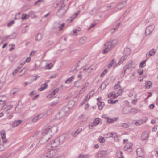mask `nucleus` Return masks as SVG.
<instances>
[{"label": "nucleus", "mask_w": 158, "mask_h": 158, "mask_svg": "<svg viewBox=\"0 0 158 158\" xmlns=\"http://www.w3.org/2000/svg\"><path fill=\"white\" fill-rule=\"evenodd\" d=\"M107 123H108L110 124L113 123L114 122L116 121L117 120V118H111L109 117H107Z\"/></svg>", "instance_id": "nucleus-31"}, {"label": "nucleus", "mask_w": 158, "mask_h": 158, "mask_svg": "<svg viewBox=\"0 0 158 158\" xmlns=\"http://www.w3.org/2000/svg\"><path fill=\"white\" fill-rule=\"evenodd\" d=\"M87 38L84 37L81 38L79 40V42L81 44H84L86 43L87 41Z\"/></svg>", "instance_id": "nucleus-40"}, {"label": "nucleus", "mask_w": 158, "mask_h": 158, "mask_svg": "<svg viewBox=\"0 0 158 158\" xmlns=\"http://www.w3.org/2000/svg\"><path fill=\"white\" fill-rule=\"evenodd\" d=\"M19 89L17 88L13 89L11 91V94L12 95H16L19 91Z\"/></svg>", "instance_id": "nucleus-37"}, {"label": "nucleus", "mask_w": 158, "mask_h": 158, "mask_svg": "<svg viewBox=\"0 0 158 158\" xmlns=\"http://www.w3.org/2000/svg\"><path fill=\"white\" fill-rule=\"evenodd\" d=\"M68 108L67 106H65L62 108L60 112L56 114V118L60 119L64 117L68 112Z\"/></svg>", "instance_id": "nucleus-5"}, {"label": "nucleus", "mask_w": 158, "mask_h": 158, "mask_svg": "<svg viewBox=\"0 0 158 158\" xmlns=\"http://www.w3.org/2000/svg\"><path fill=\"white\" fill-rule=\"evenodd\" d=\"M48 86V85L45 83L41 85L40 88L38 89V90L40 91H42L46 89Z\"/></svg>", "instance_id": "nucleus-29"}, {"label": "nucleus", "mask_w": 158, "mask_h": 158, "mask_svg": "<svg viewBox=\"0 0 158 158\" xmlns=\"http://www.w3.org/2000/svg\"><path fill=\"white\" fill-rule=\"evenodd\" d=\"M28 14H23L21 17V19L22 20H24L27 19L29 18Z\"/></svg>", "instance_id": "nucleus-45"}, {"label": "nucleus", "mask_w": 158, "mask_h": 158, "mask_svg": "<svg viewBox=\"0 0 158 158\" xmlns=\"http://www.w3.org/2000/svg\"><path fill=\"white\" fill-rule=\"evenodd\" d=\"M64 23L60 24L59 21L55 22L54 24V27L55 29L59 28V30L60 31L63 29V27H64Z\"/></svg>", "instance_id": "nucleus-13"}, {"label": "nucleus", "mask_w": 158, "mask_h": 158, "mask_svg": "<svg viewBox=\"0 0 158 158\" xmlns=\"http://www.w3.org/2000/svg\"><path fill=\"white\" fill-rule=\"evenodd\" d=\"M9 46H11V48L9 49V51H11L13 50L14 49L15 45L14 44H10L9 45Z\"/></svg>", "instance_id": "nucleus-61"}, {"label": "nucleus", "mask_w": 158, "mask_h": 158, "mask_svg": "<svg viewBox=\"0 0 158 158\" xmlns=\"http://www.w3.org/2000/svg\"><path fill=\"white\" fill-rule=\"evenodd\" d=\"M138 110L137 109L133 108L130 109L128 106H125L123 108L122 112L124 114H128L130 113H132V112L134 111V112H135V113H134L135 114L138 112Z\"/></svg>", "instance_id": "nucleus-10"}, {"label": "nucleus", "mask_w": 158, "mask_h": 158, "mask_svg": "<svg viewBox=\"0 0 158 158\" xmlns=\"http://www.w3.org/2000/svg\"><path fill=\"white\" fill-rule=\"evenodd\" d=\"M74 78V75L72 76L71 77L67 79L65 81V83L67 84H69L72 82Z\"/></svg>", "instance_id": "nucleus-25"}, {"label": "nucleus", "mask_w": 158, "mask_h": 158, "mask_svg": "<svg viewBox=\"0 0 158 158\" xmlns=\"http://www.w3.org/2000/svg\"><path fill=\"white\" fill-rule=\"evenodd\" d=\"M56 139L53 140L51 143V145H52V147H56L59 145H57V143L56 141Z\"/></svg>", "instance_id": "nucleus-47"}, {"label": "nucleus", "mask_w": 158, "mask_h": 158, "mask_svg": "<svg viewBox=\"0 0 158 158\" xmlns=\"http://www.w3.org/2000/svg\"><path fill=\"white\" fill-rule=\"evenodd\" d=\"M0 135L2 139H4L6 138V131L5 130H1L0 132Z\"/></svg>", "instance_id": "nucleus-30"}, {"label": "nucleus", "mask_w": 158, "mask_h": 158, "mask_svg": "<svg viewBox=\"0 0 158 158\" xmlns=\"http://www.w3.org/2000/svg\"><path fill=\"white\" fill-rule=\"evenodd\" d=\"M148 136V133L147 131L143 132L141 135V139L143 140H145L147 139Z\"/></svg>", "instance_id": "nucleus-23"}, {"label": "nucleus", "mask_w": 158, "mask_h": 158, "mask_svg": "<svg viewBox=\"0 0 158 158\" xmlns=\"http://www.w3.org/2000/svg\"><path fill=\"white\" fill-rule=\"evenodd\" d=\"M57 153L58 151L56 149L51 150L46 153L47 156L48 158H51L54 156Z\"/></svg>", "instance_id": "nucleus-12"}, {"label": "nucleus", "mask_w": 158, "mask_h": 158, "mask_svg": "<svg viewBox=\"0 0 158 158\" xmlns=\"http://www.w3.org/2000/svg\"><path fill=\"white\" fill-rule=\"evenodd\" d=\"M98 141L101 143H103L105 142V140L104 139V138L101 136H100L99 137L98 139Z\"/></svg>", "instance_id": "nucleus-49"}, {"label": "nucleus", "mask_w": 158, "mask_h": 158, "mask_svg": "<svg viewBox=\"0 0 158 158\" xmlns=\"http://www.w3.org/2000/svg\"><path fill=\"white\" fill-rule=\"evenodd\" d=\"M126 3V2L125 1L119 3L117 6V8L118 9H121L123 8L125 6V5L124 4V3Z\"/></svg>", "instance_id": "nucleus-44"}, {"label": "nucleus", "mask_w": 158, "mask_h": 158, "mask_svg": "<svg viewBox=\"0 0 158 158\" xmlns=\"http://www.w3.org/2000/svg\"><path fill=\"white\" fill-rule=\"evenodd\" d=\"M74 105L75 102L73 100L70 101L68 103V107H67L68 108V110L69 109H72Z\"/></svg>", "instance_id": "nucleus-28"}, {"label": "nucleus", "mask_w": 158, "mask_h": 158, "mask_svg": "<svg viewBox=\"0 0 158 158\" xmlns=\"http://www.w3.org/2000/svg\"><path fill=\"white\" fill-rule=\"evenodd\" d=\"M80 11H78V12L75 13L74 14H73L71 16L69 17L67 19L68 22L69 23L72 22L80 13Z\"/></svg>", "instance_id": "nucleus-18"}, {"label": "nucleus", "mask_w": 158, "mask_h": 158, "mask_svg": "<svg viewBox=\"0 0 158 158\" xmlns=\"http://www.w3.org/2000/svg\"><path fill=\"white\" fill-rule=\"evenodd\" d=\"M91 98V97L89 95V94H88L84 98V100H85L86 101H87L89 100L90 98Z\"/></svg>", "instance_id": "nucleus-63"}, {"label": "nucleus", "mask_w": 158, "mask_h": 158, "mask_svg": "<svg viewBox=\"0 0 158 158\" xmlns=\"http://www.w3.org/2000/svg\"><path fill=\"white\" fill-rule=\"evenodd\" d=\"M137 64L134 63L132 61H130L128 62L123 67L121 75L122 77H123L125 75L127 70H129L130 71H132L134 70Z\"/></svg>", "instance_id": "nucleus-4"}, {"label": "nucleus", "mask_w": 158, "mask_h": 158, "mask_svg": "<svg viewBox=\"0 0 158 158\" xmlns=\"http://www.w3.org/2000/svg\"><path fill=\"white\" fill-rule=\"evenodd\" d=\"M127 57V56L124 55L123 56H122L120 59L119 62L118 63V65L121 64L125 60Z\"/></svg>", "instance_id": "nucleus-34"}, {"label": "nucleus", "mask_w": 158, "mask_h": 158, "mask_svg": "<svg viewBox=\"0 0 158 158\" xmlns=\"http://www.w3.org/2000/svg\"><path fill=\"white\" fill-rule=\"evenodd\" d=\"M121 126L125 128H127L129 127V123H121Z\"/></svg>", "instance_id": "nucleus-51"}, {"label": "nucleus", "mask_w": 158, "mask_h": 158, "mask_svg": "<svg viewBox=\"0 0 158 158\" xmlns=\"http://www.w3.org/2000/svg\"><path fill=\"white\" fill-rule=\"evenodd\" d=\"M144 150L141 148H138L136 150V153L138 156H143Z\"/></svg>", "instance_id": "nucleus-20"}, {"label": "nucleus", "mask_w": 158, "mask_h": 158, "mask_svg": "<svg viewBox=\"0 0 158 158\" xmlns=\"http://www.w3.org/2000/svg\"><path fill=\"white\" fill-rule=\"evenodd\" d=\"M89 83L88 82H86L83 85V86L79 92L80 94H84L87 90V87L89 86Z\"/></svg>", "instance_id": "nucleus-17"}, {"label": "nucleus", "mask_w": 158, "mask_h": 158, "mask_svg": "<svg viewBox=\"0 0 158 158\" xmlns=\"http://www.w3.org/2000/svg\"><path fill=\"white\" fill-rule=\"evenodd\" d=\"M51 137V136L49 133H48L47 131H45L43 132L36 131L30 138L31 139L34 138L37 139L38 141L36 146L38 148L41 145L46 143Z\"/></svg>", "instance_id": "nucleus-1"}, {"label": "nucleus", "mask_w": 158, "mask_h": 158, "mask_svg": "<svg viewBox=\"0 0 158 158\" xmlns=\"http://www.w3.org/2000/svg\"><path fill=\"white\" fill-rule=\"evenodd\" d=\"M79 119L83 122H85L87 120L85 115L81 114L79 117Z\"/></svg>", "instance_id": "nucleus-39"}, {"label": "nucleus", "mask_w": 158, "mask_h": 158, "mask_svg": "<svg viewBox=\"0 0 158 158\" xmlns=\"http://www.w3.org/2000/svg\"><path fill=\"white\" fill-rule=\"evenodd\" d=\"M118 100L113 101L111 99H110L108 100V102L110 104H113L118 102Z\"/></svg>", "instance_id": "nucleus-50"}, {"label": "nucleus", "mask_w": 158, "mask_h": 158, "mask_svg": "<svg viewBox=\"0 0 158 158\" xmlns=\"http://www.w3.org/2000/svg\"><path fill=\"white\" fill-rule=\"evenodd\" d=\"M106 154V152L104 151H101L98 152L96 155V157L97 158L104 157Z\"/></svg>", "instance_id": "nucleus-16"}, {"label": "nucleus", "mask_w": 158, "mask_h": 158, "mask_svg": "<svg viewBox=\"0 0 158 158\" xmlns=\"http://www.w3.org/2000/svg\"><path fill=\"white\" fill-rule=\"evenodd\" d=\"M21 120H16L14 121L12 124V125L15 127L19 125L22 122Z\"/></svg>", "instance_id": "nucleus-26"}, {"label": "nucleus", "mask_w": 158, "mask_h": 158, "mask_svg": "<svg viewBox=\"0 0 158 158\" xmlns=\"http://www.w3.org/2000/svg\"><path fill=\"white\" fill-rule=\"evenodd\" d=\"M82 131V128H80L78 129L76 131L73 132L71 133L72 136L73 137H77Z\"/></svg>", "instance_id": "nucleus-21"}, {"label": "nucleus", "mask_w": 158, "mask_h": 158, "mask_svg": "<svg viewBox=\"0 0 158 158\" xmlns=\"http://www.w3.org/2000/svg\"><path fill=\"white\" fill-rule=\"evenodd\" d=\"M124 143L125 144L124 145V148L125 150L128 152H130L132 150V144L131 142H129L128 140L124 139Z\"/></svg>", "instance_id": "nucleus-9"}, {"label": "nucleus", "mask_w": 158, "mask_h": 158, "mask_svg": "<svg viewBox=\"0 0 158 158\" xmlns=\"http://www.w3.org/2000/svg\"><path fill=\"white\" fill-rule=\"evenodd\" d=\"M118 64H116V61L115 59L112 60L109 63L107 66L108 68H110L111 67H112L114 69L116 67Z\"/></svg>", "instance_id": "nucleus-19"}, {"label": "nucleus", "mask_w": 158, "mask_h": 158, "mask_svg": "<svg viewBox=\"0 0 158 158\" xmlns=\"http://www.w3.org/2000/svg\"><path fill=\"white\" fill-rule=\"evenodd\" d=\"M88 155H82L80 154L78 156L79 158H87L88 157Z\"/></svg>", "instance_id": "nucleus-59"}, {"label": "nucleus", "mask_w": 158, "mask_h": 158, "mask_svg": "<svg viewBox=\"0 0 158 158\" xmlns=\"http://www.w3.org/2000/svg\"><path fill=\"white\" fill-rule=\"evenodd\" d=\"M37 65L35 63L34 64V66L30 70L31 71H34L35 70L37 69Z\"/></svg>", "instance_id": "nucleus-64"}, {"label": "nucleus", "mask_w": 158, "mask_h": 158, "mask_svg": "<svg viewBox=\"0 0 158 158\" xmlns=\"http://www.w3.org/2000/svg\"><path fill=\"white\" fill-rule=\"evenodd\" d=\"M155 28L154 25H150L145 30V33L147 35H150L153 31Z\"/></svg>", "instance_id": "nucleus-14"}, {"label": "nucleus", "mask_w": 158, "mask_h": 158, "mask_svg": "<svg viewBox=\"0 0 158 158\" xmlns=\"http://www.w3.org/2000/svg\"><path fill=\"white\" fill-rule=\"evenodd\" d=\"M48 114L47 113H39L32 119V121L33 123H35L39 119L45 118L48 116Z\"/></svg>", "instance_id": "nucleus-6"}, {"label": "nucleus", "mask_w": 158, "mask_h": 158, "mask_svg": "<svg viewBox=\"0 0 158 158\" xmlns=\"http://www.w3.org/2000/svg\"><path fill=\"white\" fill-rule=\"evenodd\" d=\"M59 89H56L54 90H53L50 95L47 96L48 98H49L51 97V96H53L58 91Z\"/></svg>", "instance_id": "nucleus-36"}, {"label": "nucleus", "mask_w": 158, "mask_h": 158, "mask_svg": "<svg viewBox=\"0 0 158 158\" xmlns=\"http://www.w3.org/2000/svg\"><path fill=\"white\" fill-rule=\"evenodd\" d=\"M138 102V99H134L131 101V103L134 105H136Z\"/></svg>", "instance_id": "nucleus-60"}, {"label": "nucleus", "mask_w": 158, "mask_h": 158, "mask_svg": "<svg viewBox=\"0 0 158 158\" xmlns=\"http://www.w3.org/2000/svg\"><path fill=\"white\" fill-rule=\"evenodd\" d=\"M96 70V68L94 66H91L88 68H85L82 72L85 74L86 76H88L92 72Z\"/></svg>", "instance_id": "nucleus-8"}, {"label": "nucleus", "mask_w": 158, "mask_h": 158, "mask_svg": "<svg viewBox=\"0 0 158 158\" xmlns=\"http://www.w3.org/2000/svg\"><path fill=\"white\" fill-rule=\"evenodd\" d=\"M68 139V135L66 134L62 135L58 138H56V142L57 145L62 144Z\"/></svg>", "instance_id": "nucleus-7"}, {"label": "nucleus", "mask_w": 158, "mask_h": 158, "mask_svg": "<svg viewBox=\"0 0 158 158\" xmlns=\"http://www.w3.org/2000/svg\"><path fill=\"white\" fill-rule=\"evenodd\" d=\"M112 137L113 138L115 141L118 140V136L116 133L112 132Z\"/></svg>", "instance_id": "nucleus-43"}, {"label": "nucleus", "mask_w": 158, "mask_h": 158, "mask_svg": "<svg viewBox=\"0 0 158 158\" xmlns=\"http://www.w3.org/2000/svg\"><path fill=\"white\" fill-rule=\"evenodd\" d=\"M156 52V50L153 49H151L149 52L148 53L147 55L148 57H149L154 55Z\"/></svg>", "instance_id": "nucleus-24"}, {"label": "nucleus", "mask_w": 158, "mask_h": 158, "mask_svg": "<svg viewBox=\"0 0 158 158\" xmlns=\"http://www.w3.org/2000/svg\"><path fill=\"white\" fill-rule=\"evenodd\" d=\"M148 118L146 117H143L141 119L135 121V124L136 126L141 125L147 122Z\"/></svg>", "instance_id": "nucleus-11"}, {"label": "nucleus", "mask_w": 158, "mask_h": 158, "mask_svg": "<svg viewBox=\"0 0 158 158\" xmlns=\"http://www.w3.org/2000/svg\"><path fill=\"white\" fill-rule=\"evenodd\" d=\"M117 155H117L118 156L119 155V156H118V157H121V158H124V157L123 156H122V152L120 151H119L118 152Z\"/></svg>", "instance_id": "nucleus-62"}, {"label": "nucleus", "mask_w": 158, "mask_h": 158, "mask_svg": "<svg viewBox=\"0 0 158 158\" xmlns=\"http://www.w3.org/2000/svg\"><path fill=\"white\" fill-rule=\"evenodd\" d=\"M80 31L81 29L79 28L74 29L73 30V35L76 36L78 35H79L80 34Z\"/></svg>", "instance_id": "nucleus-22"}, {"label": "nucleus", "mask_w": 158, "mask_h": 158, "mask_svg": "<svg viewBox=\"0 0 158 158\" xmlns=\"http://www.w3.org/2000/svg\"><path fill=\"white\" fill-rule=\"evenodd\" d=\"M107 71L108 70L106 69L100 75V77H103L105 76V75L106 74Z\"/></svg>", "instance_id": "nucleus-56"}, {"label": "nucleus", "mask_w": 158, "mask_h": 158, "mask_svg": "<svg viewBox=\"0 0 158 158\" xmlns=\"http://www.w3.org/2000/svg\"><path fill=\"white\" fill-rule=\"evenodd\" d=\"M130 48L127 47L124 49V53L125 55L127 56L130 54Z\"/></svg>", "instance_id": "nucleus-42"}, {"label": "nucleus", "mask_w": 158, "mask_h": 158, "mask_svg": "<svg viewBox=\"0 0 158 158\" xmlns=\"http://www.w3.org/2000/svg\"><path fill=\"white\" fill-rule=\"evenodd\" d=\"M29 17H31L32 19H34L36 17V16L35 15V13L33 11H30L28 13Z\"/></svg>", "instance_id": "nucleus-38"}, {"label": "nucleus", "mask_w": 158, "mask_h": 158, "mask_svg": "<svg viewBox=\"0 0 158 158\" xmlns=\"http://www.w3.org/2000/svg\"><path fill=\"white\" fill-rule=\"evenodd\" d=\"M108 84V82L106 81H105L102 83L100 87V88L102 90L104 89Z\"/></svg>", "instance_id": "nucleus-32"}, {"label": "nucleus", "mask_w": 158, "mask_h": 158, "mask_svg": "<svg viewBox=\"0 0 158 158\" xmlns=\"http://www.w3.org/2000/svg\"><path fill=\"white\" fill-rule=\"evenodd\" d=\"M53 67V65L51 63L48 64H47L46 67V69H51Z\"/></svg>", "instance_id": "nucleus-54"}, {"label": "nucleus", "mask_w": 158, "mask_h": 158, "mask_svg": "<svg viewBox=\"0 0 158 158\" xmlns=\"http://www.w3.org/2000/svg\"><path fill=\"white\" fill-rule=\"evenodd\" d=\"M102 98L101 97H99L97 98V104L98 106L99 109L101 110L104 106V103L101 101Z\"/></svg>", "instance_id": "nucleus-15"}, {"label": "nucleus", "mask_w": 158, "mask_h": 158, "mask_svg": "<svg viewBox=\"0 0 158 158\" xmlns=\"http://www.w3.org/2000/svg\"><path fill=\"white\" fill-rule=\"evenodd\" d=\"M108 98H112L115 99L117 97V95L114 92H112L110 93L108 95Z\"/></svg>", "instance_id": "nucleus-27"}, {"label": "nucleus", "mask_w": 158, "mask_h": 158, "mask_svg": "<svg viewBox=\"0 0 158 158\" xmlns=\"http://www.w3.org/2000/svg\"><path fill=\"white\" fill-rule=\"evenodd\" d=\"M118 40L117 39L111 40L106 42L104 44V49L102 51L103 54L107 53L111 48L117 44Z\"/></svg>", "instance_id": "nucleus-3"}, {"label": "nucleus", "mask_w": 158, "mask_h": 158, "mask_svg": "<svg viewBox=\"0 0 158 158\" xmlns=\"http://www.w3.org/2000/svg\"><path fill=\"white\" fill-rule=\"evenodd\" d=\"M42 37V34L39 33L36 35L35 40L38 41H40L41 40Z\"/></svg>", "instance_id": "nucleus-41"}, {"label": "nucleus", "mask_w": 158, "mask_h": 158, "mask_svg": "<svg viewBox=\"0 0 158 158\" xmlns=\"http://www.w3.org/2000/svg\"><path fill=\"white\" fill-rule=\"evenodd\" d=\"M68 3V0H58L56 4L57 7L59 10L57 13V15L61 17L64 16L68 9L66 5Z\"/></svg>", "instance_id": "nucleus-2"}, {"label": "nucleus", "mask_w": 158, "mask_h": 158, "mask_svg": "<svg viewBox=\"0 0 158 158\" xmlns=\"http://www.w3.org/2000/svg\"><path fill=\"white\" fill-rule=\"evenodd\" d=\"M93 122L90 123L89 127L90 129H92L95 127L96 125Z\"/></svg>", "instance_id": "nucleus-57"}, {"label": "nucleus", "mask_w": 158, "mask_h": 158, "mask_svg": "<svg viewBox=\"0 0 158 158\" xmlns=\"http://www.w3.org/2000/svg\"><path fill=\"white\" fill-rule=\"evenodd\" d=\"M132 91L134 93V99H137V95L139 94V92L138 89H133Z\"/></svg>", "instance_id": "nucleus-35"}, {"label": "nucleus", "mask_w": 158, "mask_h": 158, "mask_svg": "<svg viewBox=\"0 0 158 158\" xmlns=\"http://www.w3.org/2000/svg\"><path fill=\"white\" fill-rule=\"evenodd\" d=\"M152 85V83L150 81H146L145 87L147 89H149Z\"/></svg>", "instance_id": "nucleus-33"}, {"label": "nucleus", "mask_w": 158, "mask_h": 158, "mask_svg": "<svg viewBox=\"0 0 158 158\" xmlns=\"http://www.w3.org/2000/svg\"><path fill=\"white\" fill-rule=\"evenodd\" d=\"M58 99H57L56 100L53 101L50 104V105L51 106H53L55 105L58 103Z\"/></svg>", "instance_id": "nucleus-55"}, {"label": "nucleus", "mask_w": 158, "mask_h": 158, "mask_svg": "<svg viewBox=\"0 0 158 158\" xmlns=\"http://www.w3.org/2000/svg\"><path fill=\"white\" fill-rule=\"evenodd\" d=\"M96 126L98 125L100 123V119L99 118H96L93 122Z\"/></svg>", "instance_id": "nucleus-48"}, {"label": "nucleus", "mask_w": 158, "mask_h": 158, "mask_svg": "<svg viewBox=\"0 0 158 158\" xmlns=\"http://www.w3.org/2000/svg\"><path fill=\"white\" fill-rule=\"evenodd\" d=\"M7 148V145H5L4 144H0V151H2Z\"/></svg>", "instance_id": "nucleus-46"}, {"label": "nucleus", "mask_w": 158, "mask_h": 158, "mask_svg": "<svg viewBox=\"0 0 158 158\" xmlns=\"http://www.w3.org/2000/svg\"><path fill=\"white\" fill-rule=\"evenodd\" d=\"M146 61L144 60L140 63L139 67L140 68H143L146 65Z\"/></svg>", "instance_id": "nucleus-52"}, {"label": "nucleus", "mask_w": 158, "mask_h": 158, "mask_svg": "<svg viewBox=\"0 0 158 158\" xmlns=\"http://www.w3.org/2000/svg\"><path fill=\"white\" fill-rule=\"evenodd\" d=\"M74 85L75 87L77 88L79 87L80 86V82L78 81H77L75 82Z\"/></svg>", "instance_id": "nucleus-58"}, {"label": "nucleus", "mask_w": 158, "mask_h": 158, "mask_svg": "<svg viewBox=\"0 0 158 158\" xmlns=\"http://www.w3.org/2000/svg\"><path fill=\"white\" fill-rule=\"evenodd\" d=\"M112 132H110L108 134H105L104 135V136L106 138H109L112 137Z\"/></svg>", "instance_id": "nucleus-53"}]
</instances>
